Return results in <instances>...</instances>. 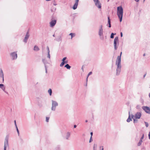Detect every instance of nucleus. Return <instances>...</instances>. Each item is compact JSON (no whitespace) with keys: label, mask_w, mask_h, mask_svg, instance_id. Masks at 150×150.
Here are the masks:
<instances>
[{"label":"nucleus","mask_w":150,"mask_h":150,"mask_svg":"<svg viewBox=\"0 0 150 150\" xmlns=\"http://www.w3.org/2000/svg\"><path fill=\"white\" fill-rule=\"evenodd\" d=\"M116 65L117 66L116 75H119L121 70L120 56H117L116 62Z\"/></svg>","instance_id":"obj_1"},{"label":"nucleus","mask_w":150,"mask_h":150,"mask_svg":"<svg viewBox=\"0 0 150 150\" xmlns=\"http://www.w3.org/2000/svg\"><path fill=\"white\" fill-rule=\"evenodd\" d=\"M123 14V9L121 6H119L117 7V15L119 18L120 22L122 20Z\"/></svg>","instance_id":"obj_2"},{"label":"nucleus","mask_w":150,"mask_h":150,"mask_svg":"<svg viewBox=\"0 0 150 150\" xmlns=\"http://www.w3.org/2000/svg\"><path fill=\"white\" fill-rule=\"evenodd\" d=\"M98 35L100 37V38L103 40L104 39V37L103 35V25H100V28L99 30Z\"/></svg>","instance_id":"obj_3"},{"label":"nucleus","mask_w":150,"mask_h":150,"mask_svg":"<svg viewBox=\"0 0 150 150\" xmlns=\"http://www.w3.org/2000/svg\"><path fill=\"white\" fill-rule=\"evenodd\" d=\"M52 107L51 109L52 110L55 111L56 109V107L58 105V103L56 101L52 100Z\"/></svg>","instance_id":"obj_4"},{"label":"nucleus","mask_w":150,"mask_h":150,"mask_svg":"<svg viewBox=\"0 0 150 150\" xmlns=\"http://www.w3.org/2000/svg\"><path fill=\"white\" fill-rule=\"evenodd\" d=\"M8 136L7 135L6 137L4 142V150H6V148L8 146Z\"/></svg>","instance_id":"obj_5"},{"label":"nucleus","mask_w":150,"mask_h":150,"mask_svg":"<svg viewBox=\"0 0 150 150\" xmlns=\"http://www.w3.org/2000/svg\"><path fill=\"white\" fill-rule=\"evenodd\" d=\"M118 42V37H116L115 38L114 41V46L115 50H117V43Z\"/></svg>","instance_id":"obj_6"},{"label":"nucleus","mask_w":150,"mask_h":150,"mask_svg":"<svg viewBox=\"0 0 150 150\" xmlns=\"http://www.w3.org/2000/svg\"><path fill=\"white\" fill-rule=\"evenodd\" d=\"M141 113L140 112H138L135 114L134 116L132 115L131 116L132 118H133L134 117L135 119H139L141 117Z\"/></svg>","instance_id":"obj_7"},{"label":"nucleus","mask_w":150,"mask_h":150,"mask_svg":"<svg viewBox=\"0 0 150 150\" xmlns=\"http://www.w3.org/2000/svg\"><path fill=\"white\" fill-rule=\"evenodd\" d=\"M95 5L99 8H101V4L99 1V0H93Z\"/></svg>","instance_id":"obj_8"},{"label":"nucleus","mask_w":150,"mask_h":150,"mask_svg":"<svg viewBox=\"0 0 150 150\" xmlns=\"http://www.w3.org/2000/svg\"><path fill=\"white\" fill-rule=\"evenodd\" d=\"M10 55L12 57V59H16L17 57V55L16 52H14L11 53Z\"/></svg>","instance_id":"obj_9"},{"label":"nucleus","mask_w":150,"mask_h":150,"mask_svg":"<svg viewBox=\"0 0 150 150\" xmlns=\"http://www.w3.org/2000/svg\"><path fill=\"white\" fill-rule=\"evenodd\" d=\"M142 108L146 112L150 114V109L147 106H143Z\"/></svg>","instance_id":"obj_10"},{"label":"nucleus","mask_w":150,"mask_h":150,"mask_svg":"<svg viewBox=\"0 0 150 150\" xmlns=\"http://www.w3.org/2000/svg\"><path fill=\"white\" fill-rule=\"evenodd\" d=\"M57 22V20H52L50 23V26L51 27H53L55 25Z\"/></svg>","instance_id":"obj_11"},{"label":"nucleus","mask_w":150,"mask_h":150,"mask_svg":"<svg viewBox=\"0 0 150 150\" xmlns=\"http://www.w3.org/2000/svg\"><path fill=\"white\" fill-rule=\"evenodd\" d=\"M30 35L29 33V31H28L27 32L26 35L25 36V38L24 40V42H25L26 43L27 41V40L28 39V38L29 37Z\"/></svg>","instance_id":"obj_12"},{"label":"nucleus","mask_w":150,"mask_h":150,"mask_svg":"<svg viewBox=\"0 0 150 150\" xmlns=\"http://www.w3.org/2000/svg\"><path fill=\"white\" fill-rule=\"evenodd\" d=\"M79 1V0H75V3L73 7L72 8H73V9L75 10L76 9L77 6H78V4Z\"/></svg>","instance_id":"obj_13"},{"label":"nucleus","mask_w":150,"mask_h":150,"mask_svg":"<svg viewBox=\"0 0 150 150\" xmlns=\"http://www.w3.org/2000/svg\"><path fill=\"white\" fill-rule=\"evenodd\" d=\"M0 77L2 78L3 79V81H4V74L2 69H0Z\"/></svg>","instance_id":"obj_14"},{"label":"nucleus","mask_w":150,"mask_h":150,"mask_svg":"<svg viewBox=\"0 0 150 150\" xmlns=\"http://www.w3.org/2000/svg\"><path fill=\"white\" fill-rule=\"evenodd\" d=\"M0 88L5 92L6 93H7V92L5 91V87L4 85L3 84H0Z\"/></svg>","instance_id":"obj_15"},{"label":"nucleus","mask_w":150,"mask_h":150,"mask_svg":"<svg viewBox=\"0 0 150 150\" xmlns=\"http://www.w3.org/2000/svg\"><path fill=\"white\" fill-rule=\"evenodd\" d=\"M68 62L67 60H66L65 61H62V62L60 64V66L61 67L63 66L65 64H67L68 63Z\"/></svg>","instance_id":"obj_16"},{"label":"nucleus","mask_w":150,"mask_h":150,"mask_svg":"<svg viewBox=\"0 0 150 150\" xmlns=\"http://www.w3.org/2000/svg\"><path fill=\"white\" fill-rule=\"evenodd\" d=\"M108 24H109V26L108 27L109 28H110L111 27V22H110V17L109 16L108 17Z\"/></svg>","instance_id":"obj_17"},{"label":"nucleus","mask_w":150,"mask_h":150,"mask_svg":"<svg viewBox=\"0 0 150 150\" xmlns=\"http://www.w3.org/2000/svg\"><path fill=\"white\" fill-rule=\"evenodd\" d=\"M56 40L58 42L61 41L62 40V37L61 36H58L56 39Z\"/></svg>","instance_id":"obj_18"},{"label":"nucleus","mask_w":150,"mask_h":150,"mask_svg":"<svg viewBox=\"0 0 150 150\" xmlns=\"http://www.w3.org/2000/svg\"><path fill=\"white\" fill-rule=\"evenodd\" d=\"M34 50L36 51H38L39 50V48L37 46L35 45L34 47Z\"/></svg>","instance_id":"obj_19"},{"label":"nucleus","mask_w":150,"mask_h":150,"mask_svg":"<svg viewBox=\"0 0 150 150\" xmlns=\"http://www.w3.org/2000/svg\"><path fill=\"white\" fill-rule=\"evenodd\" d=\"M70 135V133L69 132H68L66 136V139H68Z\"/></svg>","instance_id":"obj_20"},{"label":"nucleus","mask_w":150,"mask_h":150,"mask_svg":"<svg viewBox=\"0 0 150 150\" xmlns=\"http://www.w3.org/2000/svg\"><path fill=\"white\" fill-rule=\"evenodd\" d=\"M42 62L45 65V66L46 65V64L47 63V60L45 59H42Z\"/></svg>","instance_id":"obj_21"},{"label":"nucleus","mask_w":150,"mask_h":150,"mask_svg":"<svg viewBox=\"0 0 150 150\" xmlns=\"http://www.w3.org/2000/svg\"><path fill=\"white\" fill-rule=\"evenodd\" d=\"M132 118L130 117V115H129L128 118L127 119V122H129L131 121L132 120Z\"/></svg>","instance_id":"obj_22"},{"label":"nucleus","mask_w":150,"mask_h":150,"mask_svg":"<svg viewBox=\"0 0 150 150\" xmlns=\"http://www.w3.org/2000/svg\"><path fill=\"white\" fill-rule=\"evenodd\" d=\"M64 67H66L67 69H70L71 68V67L68 64H66Z\"/></svg>","instance_id":"obj_23"},{"label":"nucleus","mask_w":150,"mask_h":150,"mask_svg":"<svg viewBox=\"0 0 150 150\" xmlns=\"http://www.w3.org/2000/svg\"><path fill=\"white\" fill-rule=\"evenodd\" d=\"M48 92L49 93L50 95L51 96L52 93V90L50 88L48 90Z\"/></svg>","instance_id":"obj_24"},{"label":"nucleus","mask_w":150,"mask_h":150,"mask_svg":"<svg viewBox=\"0 0 150 150\" xmlns=\"http://www.w3.org/2000/svg\"><path fill=\"white\" fill-rule=\"evenodd\" d=\"M143 141L142 140H140L139 142L138 143L137 145L138 146H140L142 144Z\"/></svg>","instance_id":"obj_25"},{"label":"nucleus","mask_w":150,"mask_h":150,"mask_svg":"<svg viewBox=\"0 0 150 150\" xmlns=\"http://www.w3.org/2000/svg\"><path fill=\"white\" fill-rule=\"evenodd\" d=\"M116 33H112L111 34V35H110V38H114V35H116Z\"/></svg>","instance_id":"obj_26"},{"label":"nucleus","mask_w":150,"mask_h":150,"mask_svg":"<svg viewBox=\"0 0 150 150\" xmlns=\"http://www.w3.org/2000/svg\"><path fill=\"white\" fill-rule=\"evenodd\" d=\"M92 74V72L91 71V72H90L88 74V76H87V78H86V81L87 82V81H88V76L90 75L91 74Z\"/></svg>","instance_id":"obj_27"},{"label":"nucleus","mask_w":150,"mask_h":150,"mask_svg":"<svg viewBox=\"0 0 150 150\" xmlns=\"http://www.w3.org/2000/svg\"><path fill=\"white\" fill-rule=\"evenodd\" d=\"M69 35H71V38L72 39V37L75 36V34L74 33H70L69 34Z\"/></svg>","instance_id":"obj_28"},{"label":"nucleus","mask_w":150,"mask_h":150,"mask_svg":"<svg viewBox=\"0 0 150 150\" xmlns=\"http://www.w3.org/2000/svg\"><path fill=\"white\" fill-rule=\"evenodd\" d=\"M144 123H145V125L146 126V127H148L149 126V124H148V122H144Z\"/></svg>","instance_id":"obj_29"},{"label":"nucleus","mask_w":150,"mask_h":150,"mask_svg":"<svg viewBox=\"0 0 150 150\" xmlns=\"http://www.w3.org/2000/svg\"><path fill=\"white\" fill-rule=\"evenodd\" d=\"M50 117H46V121L47 122H48Z\"/></svg>","instance_id":"obj_30"},{"label":"nucleus","mask_w":150,"mask_h":150,"mask_svg":"<svg viewBox=\"0 0 150 150\" xmlns=\"http://www.w3.org/2000/svg\"><path fill=\"white\" fill-rule=\"evenodd\" d=\"M47 57L49 58V59H50V53L48 52V54H47Z\"/></svg>","instance_id":"obj_31"},{"label":"nucleus","mask_w":150,"mask_h":150,"mask_svg":"<svg viewBox=\"0 0 150 150\" xmlns=\"http://www.w3.org/2000/svg\"><path fill=\"white\" fill-rule=\"evenodd\" d=\"M47 53L48 52L50 53V50H49V47L48 46H47Z\"/></svg>","instance_id":"obj_32"},{"label":"nucleus","mask_w":150,"mask_h":150,"mask_svg":"<svg viewBox=\"0 0 150 150\" xmlns=\"http://www.w3.org/2000/svg\"><path fill=\"white\" fill-rule=\"evenodd\" d=\"M93 141V139H92V137H91L90 140H89V142H91Z\"/></svg>","instance_id":"obj_33"},{"label":"nucleus","mask_w":150,"mask_h":150,"mask_svg":"<svg viewBox=\"0 0 150 150\" xmlns=\"http://www.w3.org/2000/svg\"><path fill=\"white\" fill-rule=\"evenodd\" d=\"M133 120H134V123H135L137 121V120H136L134 118L133 119Z\"/></svg>","instance_id":"obj_34"},{"label":"nucleus","mask_w":150,"mask_h":150,"mask_svg":"<svg viewBox=\"0 0 150 150\" xmlns=\"http://www.w3.org/2000/svg\"><path fill=\"white\" fill-rule=\"evenodd\" d=\"M16 129H17V132L18 134H19V130L18 129V127H17V126H16Z\"/></svg>","instance_id":"obj_35"},{"label":"nucleus","mask_w":150,"mask_h":150,"mask_svg":"<svg viewBox=\"0 0 150 150\" xmlns=\"http://www.w3.org/2000/svg\"><path fill=\"white\" fill-rule=\"evenodd\" d=\"M66 59H67V57H64L63 58L62 61H65V60Z\"/></svg>","instance_id":"obj_36"},{"label":"nucleus","mask_w":150,"mask_h":150,"mask_svg":"<svg viewBox=\"0 0 150 150\" xmlns=\"http://www.w3.org/2000/svg\"><path fill=\"white\" fill-rule=\"evenodd\" d=\"M45 69L46 71V73H47V68L46 65L45 66Z\"/></svg>","instance_id":"obj_37"},{"label":"nucleus","mask_w":150,"mask_h":150,"mask_svg":"<svg viewBox=\"0 0 150 150\" xmlns=\"http://www.w3.org/2000/svg\"><path fill=\"white\" fill-rule=\"evenodd\" d=\"M144 137V135L143 134L140 140H142V139H143Z\"/></svg>","instance_id":"obj_38"},{"label":"nucleus","mask_w":150,"mask_h":150,"mask_svg":"<svg viewBox=\"0 0 150 150\" xmlns=\"http://www.w3.org/2000/svg\"><path fill=\"white\" fill-rule=\"evenodd\" d=\"M100 148H102L101 150H103V146H101L100 147Z\"/></svg>","instance_id":"obj_39"},{"label":"nucleus","mask_w":150,"mask_h":150,"mask_svg":"<svg viewBox=\"0 0 150 150\" xmlns=\"http://www.w3.org/2000/svg\"><path fill=\"white\" fill-rule=\"evenodd\" d=\"M120 36L121 37H122L123 35L122 32L120 33Z\"/></svg>","instance_id":"obj_40"},{"label":"nucleus","mask_w":150,"mask_h":150,"mask_svg":"<svg viewBox=\"0 0 150 150\" xmlns=\"http://www.w3.org/2000/svg\"><path fill=\"white\" fill-rule=\"evenodd\" d=\"M90 134L91 135V137H92V135H93V132H91V133H90Z\"/></svg>","instance_id":"obj_41"},{"label":"nucleus","mask_w":150,"mask_h":150,"mask_svg":"<svg viewBox=\"0 0 150 150\" xmlns=\"http://www.w3.org/2000/svg\"><path fill=\"white\" fill-rule=\"evenodd\" d=\"M149 139H150V132H149Z\"/></svg>","instance_id":"obj_42"},{"label":"nucleus","mask_w":150,"mask_h":150,"mask_svg":"<svg viewBox=\"0 0 150 150\" xmlns=\"http://www.w3.org/2000/svg\"><path fill=\"white\" fill-rule=\"evenodd\" d=\"M122 54V52H121L120 53V56H120V59H121V56Z\"/></svg>","instance_id":"obj_43"},{"label":"nucleus","mask_w":150,"mask_h":150,"mask_svg":"<svg viewBox=\"0 0 150 150\" xmlns=\"http://www.w3.org/2000/svg\"><path fill=\"white\" fill-rule=\"evenodd\" d=\"M14 123H15V125H16V126H17V125H16V120L14 121Z\"/></svg>","instance_id":"obj_44"},{"label":"nucleus","mask_w":150,"mask_h":150,"mask_svg":"<svg viewBox=\"0 0 150 150\" xmlns=\"http://www.w3.org/2000/svg\"><path fill=\"white\" fill-rule=\"evenodd\" d=\"M56 149L57 150H59V147H57L56 148Z\"/></svg>","instance_id":"obj_45"},{"label":"nucleus","mask_w":150,"mask_h":150,"mask_svg":"<svg viewBox=\"0 0 150 150\" xmlns=\"http://www.w3.org/2000/svg\"><path fill=\"white\" fill-rule=\"evenodd\" d=\"M76 125H74V128H76Z\"/></svg>","instance_id":"obj_46"},{"label":"nucleus","mask_w":150,"mask_h":150,"mask_svg":"<svg viewBox=\"0 0 150 150\" xmlns=\"http://www.w3.org/2000/svg\"><path fill=\"white\" fill-rule=\"evenodd\" d=\"M139 0H135V1L136 2H138V1H139Z\"/></svg>","instance_id":"obj_47"},{"label":"nucleus","mask_w":150,"mask_h":150,"mask_svg":"<svg viewBox=\"0 0 150 150\" xmlns=\"http://www.w3.org/2000/svg\"><path fill=\"white\" fill-rule=\"evenodd\" d=\"M145 55H146V54H145V53L144 54H143V56H145Z\"/></svg>","instance_id":"obj_48"},{"label":"nucleus","mask_w":150,"mask_h":150,"mask_svg":"<svg viewBox=\"0 0 150 150\" xmlns=\"http://www.w3.org/2000/svg\"><path fill=\"white\" fill-rule=\"evenodd\" d=\"M146 74H145L144 75V77L145 76H146Z\"/></svg>","instance_id":"obj_49"},{"label":"nucleus","mask_w":150,"mask_h":150,"mask_svg":"<svg viewBox=\"0 0 150 150\" xmlns=\"http://www.w3.org/2000/svg\"><path fill=\"white\" fill-rule=\"evenodd\" d=\"M85 122H88V120H86Z\"/></svg>","instance_id":"obj_50"},{"label":"nucleus","mask_w":150,"mask_h":150,"mask_svg":"<svg viewBox=\"0 0 150 150\" xmlns=\"http://www.w3.org/2000/svg\"><path fill=\"white\" fill-rule=\"evenodd\" d=\"M93 150H95V146H94L93 147Z\"/></svg>","instance_id":"obj_51"},{"label":"nucleus","mask_w":150,"mask_h":150,"mask_svg":"<svg viewBox=\"0 0 150 150\" xmlns=\"http://www.w3.org/2000/svg\"><path fill=\"white\" fill-rule=\"evenodd\" d=\"M149 98H150V93H149Z\"/></svg>","instance_id":"obj_52"},{"label":"nucleus","mask_w":150,"mask_h":150,"mask_svg":"<svg viewBox=\"0 0 150 150\" xmlns=\"http://www.w3.org/2000/svg\"><path fill=\"white\" fill-rule=\"evenodd\" d=\"M53 37H55V35H54H54H53Z\"/></svg>","instance_id":"obj_53"},{"label":"nucleus","mask_w":150,"mask_h":150,"mask_svg":"<svg viewBox=\"0 0 150 150\" xmlns=\"http://www.w3.org/2000/svg\"><path fill=\"white\" fill-rule=\"evenodd\" d=\"M57 5V4H54V5Z\"/></svg>","instance_id":"obj_54"},{"label":"nucleus","mask_w":150,"mask_h":150,"mask_svg":"<svg viewBox=\"0 0 150 150\" xmlns=\"http://www.w3.org/2000/svg\"><path fill=\"white\" fill-rule=\"evenodd\" d=\"M86 86H87V83H86Z\"/></svg>","instance_id":"obj_55"},{"label":"nucleus","mask_w":150,"mask_h":150,"mask_svg":"<svg viewBox=\"0 0 150 150\" xmlns=\"http://www.w3.org/2000/svg\"><path fill=\"white\" fill-rule=\"evenodd\" d=\"M54 10H55H55H56V8H54Z\"/></svg>","instance_id":"obj_56"},{"label":"nucleus","mask_w":150,"mask_h":150,"mask_svg":"<svg viewBox=\"0 0 150 150\" xmlns=\"http://www.w3.org/2000/svg\"><path fill=\"white\" fill-rule=\"evenodd\" d=\"M144 0V1H145V0Z\"/></svg>","instance_id":"obj_57"}]
</instances>
